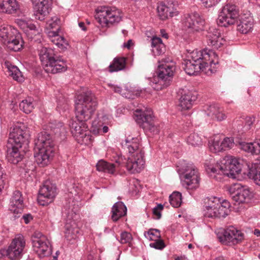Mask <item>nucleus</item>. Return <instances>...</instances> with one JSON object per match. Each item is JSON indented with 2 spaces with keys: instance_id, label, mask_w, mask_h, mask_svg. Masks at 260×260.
I'll use <instances>...</instances> for the list:
<instances>
[{
  "instance_id": "cd10ccee",
  "label": "nucleus",
  "mask_w": 260,
  "mask_h": 260,
  "mask_svg": "<svg viewBox=\"0 0 260 260\" xmlns=\"http://www.w3.org/2000/svg\"><path fill=\"white\" fill-rule=\"evenodd\" d=\"M44 130L57 137L62 136L64 137L66 133L63 123L56 120H51L45 125Z\"/></svg>"
},
{
  "instance_id": "c9c22d12",
  "label": "nucleus",
  "mask_w": 260,
  "mask_h": 260,
  "mask_svg": "<svg viewBox=\"0 0 260 260\" xmlns=\"http://www.w3.org/2000/svg\"><path fill=\"white\" fill-rule=\"evenodd\" d=\"M69 125L71 132L76 139L79 137V135L83 133L88 128L87 124L84 122L80 125L76 121H72L70 122Z\"/></svg>"
},
{
  "instance_id": "a19ab883",
  "label": "nucleus",
  "mask_w": 260,
  "mask_h": 260,
  "mask_svg": "<svg viewBox=\"0 0 260 260\" xmlns=\"http://www.w3.org/2000/svg\"><path fill=\"white\" fill-rule=\"evenodd\" d=\"M9 71V75L11 76L14 80L21 81L23 80L21 72L16 66H12L8 68Z\"/></svg>"
},
{
  "instance_id": "c03bdc74",
  "label": "nucleus",
  "mask_w": 260,
  "mask_h": 260,
  "mask_svg": "<svg viewBox=\"0 0 260 260\" xmlns=\"http://www.w3.org/2000/svg\"><path fill=\"white\" fill-rule=\"evenodd\" d=\"M145 236L150 240H154V238L160 239L161 237L160 231L157 229L149 230L145 234Z\"/></svg>"
},
{
  "instance_id": "4468645a",
  "label": "nucleus",
  "mask_w": 260,
  "mask_h": 260,
  "mask_svg": "<svg viewBox=\"0 0 260 260\" xmlns=\"http://www.w3.org/2000/svg\"><path fill=\"white\" fill-rule=\"evenodd\" d=\"M220 242L225 244H236L244 239V234L233 226L222 229L217 234Z\"/></svg>"
},
{
  "instance_id": "aec40b11",
  "label": "nucleus",
  "mask_w": 260,
  "mask_h": 260,
  "mask_svg": "<svg viewBox=\"0 0 260 260\" xmlns=\"http://www.w3.org/2000/svg\"><path fill=\"white\" fill-rule=\"evenodd\" d=\"M205 36L208 46L218 49L223 45L225 40L221 37L219 29L210 27L206 31Z\"/></svg>"
},
{
  "instance_id": "864d4df0",
  "label": "nucleus",
  "mask_w": 260,
  "mask_h": 260,
  "mask_svg": "<svg viewBox=\"0 0 260 260\" xmlns=\"http://www.w3.org/2000/svg\"><path fill=\"white\" fill-rule=\"evenodd\" d=\"M163 209L164 206L161 204H158L156 207H155L153 209V214L154 215H155L156 216L157 219H159L161 218V211L163 210Z\"/></svg>"
},
{
  "instance_id": "2f4dec72",
  "label": "nucleus",
  "mask_w": 260,
  "mask_h": 260,
  "mask_svg": "<svg viewBox=\"0 0 260 260\" xmlns=\"http://www.w3.org/2000/svg\"><path fill=\"white\" fill-rule=\"evenodd\" d=\"M35 15L37 19L43 21L49 14V5L48 2H37L35 7Z\"/></svg>"
},
{
  "instance_id": "393cba45",
  "label": "nucleus",
  "mask_w": 260,
  "mask_h": 260,
  "mask_svg": "<svg viewBox=\"0 0 260 260\" xmlns=\"http://www.w3.org/2000/svg\"><path fill=\"white\" fill-rule=\"evenodd\" d=\"M62 213L67 218V222L64 225L67 236L69 237L70 235H72L75 233H78V229L75 228V222L74 218L76 216L75 212L72 209H68L67 207H64Z\"/></svg>"
},
{
  "instance_id": "bb28decb",
  "label": "nucleus",
  "mask_w": 260,
  "mask_h": 260,
  "mask_svg": "<svg viewBox=\"0 0 260 260\" xmlns=\"http://www.w3.org/2000/svg\"><path fill=\"white\" fill-rule=\"evenodd\" d=\"M172 0H166L164 2H160L158 3L157 12L160 18L165 20L169 17H172L175 13L174 9V5Z\"/></svg>"
},
{
  "instance_id": "473e14b6",
  "label": "nucleus",
  "mask_w": 260,
  "mask_h": 260,
  "mask_svg": "<svg viewBox=\"0 0 260 260\" xmlns=\"http://www.w3.org/2000/svg\"><path fill=\"white\" fill-rule=\"evenodd\" d=\"M127 208L122 202H117L112 208L111 218L113 221H117L119 218L126 214Z\"/></svg>"
},
{
  "instance_id": "f704fd0d",
  "label": "nucleus",
  "mask_w": 260,
  "mask_h": 260,
  "mask_svg": "<svg viewBox=\"0 0 260 260\" xmlns=\"http://www.w3.org/2000/svg\"><path fill=\"white\" fill-rule=\"evenodd\" d=\"M125 66V58L123 57H116L114 58L112 63L109 66V71L110 73L118 72L124 69Z\"/></svg>"
},
{
  "instance_id": "0e129e2a",
  "label": "nucleus",
  "mask_w": 260,
  "mask_h": 260,
  "mask_svg": "<svg viewBox=\"0 0 260 260\" xmlns=\"http://www.w3.org/2000/svg\"><path fill=\"white\" fill-rule=\"evenodd\" d=\"M160 34H161V36L163 38H166V39L168 38V35L164 29L160 30Z\"/></svg>"
},
{
  "instance_id": "c85d7f7f",
  "label": "nucleus",
  "mask_w": 260,
  "mask_h": 260,
  "mask_svg": "<svg viewBox=\"0 0 260 260\" xmlns=\"http://www.w3.org/2000/svg\"><path fill=\"white\" fill-rule=\"evenodd\" d=\"M10 210L14 213H20L24 207L22 193L18 190L15 191L10 200Z\"/></svg>"
},
{
  "instance_id": "412c9836",
  "label": "nucleus",
  "mask_w": 260,
  "mask_h": 260,
  "mask_svg": "<svg viewBox=\"0 0 260 260\" xmlns=\"http://www.w3.org/2000/svg\"><path fill=\"white\" fill-rule=\"evenodd\" d=\"M180 94L179 106L182 110L190 109L197 99V92L188 89H181L179 91Z\"/></svg>"
},
{
  "instance_id": "6ab92c4d",
  "label": "nucleus",
  "mask_w": 260,
  "mask_h": 260,
  "mask_svg": "<svg viewBox=\"0 0 260 260\" xmlns=\"http://www.w3.org/2000/svg\"><path fill=\"white\" fill-rule=\"evenodd\" d=\"M34 150L35 161L42 167L48 165L54 155V149L51 147L47 149L35 147Z\"/></svg>"
},
{
  "instance_id": "c756f323",
  "label": "nucleus",
  "mask_w": 260,
  "mask_h": 260,
  "mask_svg": "<svg viewBox=\"0 0 260 260\" xmlns=\"http://www.w3.org/2000/svg\"><path fill=\"white\" fill-rule=\"evenodd\" d=\"M236 142L239 148L245 152L252 154H259L260 153V139L251 143H246L240 141Z\"/></svg>"
},
{
  "instance_id": "052dcab7",
  "label": "nucleus",
  "mask_w": 260,
  "mask_h": 260,
  "mask_svg": "<svg viewBox=\"0 0 260 260\" xmlns=\"http://www.w3.org/2000/svg\"><path fill=\"white\" fill-rule=\"evenodd\" d=\"M141 91H135L132 94H131L129 96H126V98L128 99H134L135 97H138L140 95Z\"/></svg>"
},
{
  "instance_id": "e433bc0d",
  "label": "nucleus",
  "mask_w": 260,
  "mask_h": 260,
  "mask_svg": "<svg viewBox=\"0 0 260 260\" xmlns=\"http://www.w3.org/2000/svg\"><path fill=\"white\" fill-rule=\"evenodd\" d=\"M35 105L34 100L30 97H28L21 102L19 104V108L25 113L29 114L34 109Z\"/></svg>"
},
{
  "instance_id": "3c124183",
  "label": "nucleus",
  "mask_w": 260,
  "mask_h": 260,
  "mask_svg": "<svg viewBox=\"0 0 260 260\" xmlns=\"http://www.w3.org/2000/svg\"><path fill=\"white\" fill-rule=\"evenodd\" d=\"M221 141L214 140L212 145L210 146V150L214 153H217L222 151Z\"/></svg>"
},
{
  "instance_id": "49530a36",
  "label": "nucleus",
  "mask_w": 260,
  "mask_h": 260,
  "mask_svg": "<svg viewBox=\"0 0 260 260\" xmlns=\"http://www.w3.org/2000/svg\"><path fill=\"white\" fill-rule=\"evenodd\" d=\"M133 239L131 233L127 232H123L120 234V239L118 240L121 244L129 243Z\"/></svg>"
},
{
  "instance_id": "20e7f679",
  "label": "nucleus",
  "mask_w": 260,
  "mask_h": 260,
  "mask_svg": "<svg viewBox=\"0 0 260 260\" xmlns=\"http://www.w3.org/2000/svg\"><path fill=\"white\" fill-rule=\"evenodd\" d=\"M218 63V61L214 62L210 59V54L206 51H193L189 56L188 59L184 61L183 69L189 75H196L201 71L208 74V71L211 73H214L216 70L214 66Z\"/></svg>"
},
{
  "instance_id": "a211bd4d",
  "label": "nucleus",
  "mask_w": 260,
  "mask_h": 260,
  "mask_svg": "<svg viewBox=\"0 0 260 260\" xmlns=\"http://www.w3.org/2000/svg\"><path fill=\"white\" fill-rule=\"evenodd\" d=\"M232 199L239 204L246 202L250 199V191L247 186L240 183L232 185L229 189Z\"/></svg>"
},
{
  "instance_id": "ddd939ff",
  "label": "nucleus",
  "mask_w": 260,
  "mask_h": 260,
  "mask_svg": "<svg viewBox=\"0 0 260 260\" xmlns=\"http://www.w3.org/2000/svg\"><path fill=\"white\" fill-rule=\"evenodd\" d=\"M239 16V10L237 6L226 4L220 12L217 23L219 26L228 27L235 24Z\"/></svg>"
},
{
  "instance_id": "4d7b16f0",
  "label": "nucleus",
  "mask_w": 260,
  "mask_h": 260,
  "mask_svg": "<svg viewBox=\"0 0 260 260\" xmlns=\"http://www.w3.org/2000/svg\"><path fill=\"white\" fill-rule=\"evenodd\" d=\"M204 6L208 8L216 5L220 0H201Z\"/></svg>"
},
{
  "instance_id": "5fc2aeb1",
  "label": "nucleus",
  "mask_w": 260,
  "mask_h": 260,
  "mask_svg": "<svg viewBox=\"0 0 260 260\" xmlns=\"http://www.w3.org/2000/svg\"><path fill=\"white\" fill-rule=\"evenodd\" d=\"M61 96H59L57 98V108L58 109H62L63 110H66L68 108V103H67V100L66 99H64V98H62V100L60 99Z\"/></svg>"
},
{
  "instance_id": "423d86ee",
  "label": "nucleus",
  "mask_w": 260,
  "mask_h": 260,
  "mask_svg": "<svg viewBox=\"0 0 260 260\" xmlns=\"http://www.w3.org/2000/svg\"><path fill=\"white\" fill-rule=\"evenodd\" d=\"M97 106V102L93 99L90 91L83 92L76 97L75 114L78 120L82 122L89 120Z\"/></svg>"
},
{
  "instance_id": "58836bf2",
  "label": "nucleus",
  "mask_w": 260,
  "mask_h": 260,
  "mask_svg": "<svg viewBox=\"0 0 260 260\" xmlns=\"http://www.w3.org/2000/svg\"><path fill=\"white\" fill-rule=\"evenodd\" d=\"M169 201L170 204L175 208L179 207L182 203L181 193L178 191L173 192L169 196Z\"/></svg>"
},
{
  "instance_id": "7c9ffc66",
  "label": "nucleus",
  "mask_w": 260,
  "mask_h": 260,
  "mask_svg": "<svg viewBox=\"0 0 260 260\" xmlns=\"http://www.w3.org/2000/svg\"><path fill=\"white\" fill-rule=\"evenodd\" d=\"M19 8L16 0H0V12L13 14Z\"/></svg>"
},
{
  "instance_id": "69168bd1",
  "label": "nucleus",
  "mask_w": 260,
  "mask_h": 260,
  "mask_svg": "<svg viewBox=\"0 0 260 260\" xmlns=\"http://www.w3.org/2000/svg\"><path fill=\"white\" fill-rule=\"evenodd\" d=\"M78 25H79V26L82 29V30H84V31L86 30V27L85 26V24L84 22H80L79 23Z\"/></svg>"
},
{
  "instance_id": "2eb2a0df",
  "label": "nucleus",
  "mask_w": 260,
  "mask_h": 260,
  "mask_svg": "<svg viewBox=\"0 0 260 260\" xmlns=\"http://www.w3.org/2000/svg\"><path fill=\"white\" fill-rule=\"evenodd\" d=\"M56 194V187L50 181H46L40 188L38 202L40 205L47 206L53 202Z\"/></svg>"
},
{
  "instance_id": "39448f33",
  "label": "nucleus",
  "mask_w": 260,
  "mask_h": 260,
  "mask_svg": "<svg viewBox=\"0 0 260 260\" xmlns=\"http://www.w3.org/2000/svg\"><path fill=\"white\" fill-rule=\"evenodd\" d=\"M40 60L46 72L56 74L67 70V63L58 56L54 49L38 45L37 48Z\"/></svg>"
},
{
  "instance_id": "8fccbe9b",
  "label": "nucleus",
  "mask_w": 260,
  "mask_h": 260,
  "mask_svg": "<svg viewBox=\"0 0 260 260\" xmlns=\"http://www.w3.org/2000/svg\"><path fill=\"white\" fill-rule=\"evenodd\" d=\"M154 242L150 243V247L158 250H162L166 247L164 241L161 240L160 238L159 239H154Z\"/></svg>"
},
{
  "instance_id": "603ef678",
  "label": "nucleus",
  "mask_w": 260,
  "mask_h": 260,
  "mask_svg": "<svg viewBox=\"0 0 260 260\" xmlns=\"http://www.w3.org/2000/svg\"><path fill=\"white\" fill-rule=\"evenodd\" d=\"M204 217L208 218H217L216 210L214 208H204L203 210Z\"/></svg>"
},
{
  "instance_id": "79ce46f5",
  "label": "nucleus",
  "mask_w": 260,
  "mask_h": 260,
  "mask_svg": "<svg viewBox=\"0 0 260 260\" xmlns=\"http://www.w3.org/2000/svg\"><path fill=\"white\" fill-rule=\"evenodd\" d=\"M187 143L192 146H199L202 144V141L201 137L198 134H190L187 140Z\"/></svg>"
},
{
  "instance_id": "f03ea898",
  "label": "nucleus",
  "mask_w": 260,
  "mask_h": 260,
  "mask_svg": "<svg viewBox=\"0 0 260 260\" xmlns=\"http://www.w3.org/2000/svg\"><path fill=\"white\" fill-rule=\"evenodd\" d=\"M122 148L128 152L129 156L126 160L120 155L118 156L115 163H110L103 159L96 164L99 171L114 174L116 168L124 164L127 170L131 173H139L143 169L145 165L144 152L139 148V141L137 138H126L121 143Z\"/></svg>"
},
{
  "instance_id": "f8f14e48",
  "label": "nucleus",
  "mask_w": 260,
  "mask_h": 260,
  "mask_svg": "<svg viewBox=\"0 0 260 260\" xmlns=\"http://www.w3.org/2000/svg\"><path fill=\"white\" fill-rule=\"evenodd\" d=\"M34 250L40 258L50 256L52 253V246L48 238L40 232L34 233L31 237Z\"/></svg>"
},
{
  "instance_id": "a18cd8bd",
  "label": "nucleus",
  "mask_w": 260,
  "mask_h": 260,
  "mask_svg": "<svg viewBox=\"0 0 260 260\" xmlns=\"http://www.w3.org/2000/svg\"><path fill=\"white\" fill-rule=\"evenodd\" d=\"M220 201L218 198L215 197L210 198L207 199V201L206 202L205 208L216 209L218 207L217 205H219L218 204H220Z\"/></svg>"
},
{
  "instance_id": "774afa93",
  "label": "nucleus",
  "mask_w": 260,
  "mask_h": 260,
  "mask_svg": "<svg viewBox=\"0 0 260 260\" xmlns=\"http://www.w3.org/2000/svg\"><path fill=\"white\" fill-rule=\"evenodd\" d=\"M254 234L256 235L257 237L260 236V231L258 229H255L254 231Z\"/></svg>"
},
{
  "instance_id": "13d9d810",
  "label": "nucleus",
  "mask_w": 260,
  "mask_h": 260,
  "mask_svg": "<svg viewBox=\"0 0 260 260\" xmlns=\"http://www.w3.org/2000/svg\"><path fill=\"white\" fill-rule=\"evenodd\" d=\"M22 218L24 219L25 223L27 224L31 219H32V217L30 214H26L23 215Z\"/></svg>"
},
{
  "instance_id": "b1692460",
  "label": "nucleus",
  "mask_w": 260,
  "mask_h": 260,
  "mask_svg": "<svg viewBox=\"0 0 260 260\" xmlns=\"http://www.w3.org/2000/svg\"><path fill=\"white\" fill-rule=\"evenodd\" d=\"M204 111L207 116L210 117L212 119L217 121H222L225 119L226 115L223 109L217 104L213 103L206 105L204 106Z\"/></svg>"
},
{
  "instance_id": "de8ad7c7",
  "label": "nucleus",
  "mask_w": 260,
  "mask_h": 260,
  "mask_svg": "<svg viewBox=\"0 0 260 260\" xmlns=\"http://www.w3.org/2000/svg\"><path fill=\"white\" fill-rule=\"evenodd\" d=\"M234 140L232 138H225L221 141L222 151L231 148L234 145Z\"/></svg>"
},
{
  "instance_id": "09e8293b",
  "label": "nucleus",
  "mask_w": 260,
  "mask_h": 260,
  "mask_svg": "<svg viewBox=\"0 0 260 260\" xmlns=\"http://www.w3.org/2000/svg\"><path fill=\"white\" fill-rule=\"evenodd\" d=\"M218 205H217V208L216 209L217 218H220L225 217L229 214V211H228L227 209L223 208L220 203L218 204Z\"/></svg>"
},
{
  "instance_id": "f257e3e1",
  "label": "nucleus",
  "mask_w": 260,
  "mask_h": 260,
  "mask_svg": "<svg viewBox=\"0 0 260 260\" xmlns=\"http://www.w3.org/2000/svg\"><path fill=\"white\" fill-rule=\"evenodd\" d=\"M242 162L243 160L240 158L226 156L221 160L220 165L215 167L207 166L206 171L211 177L218 181L222 179V175L233 179L238 178L243 171V174H247L250 178L253 179L255 183L260 186V159L254 163L245 162L243 164Z\"/></svg>"
},
{
  "instance_id": "6e6552de",
  "label": "nucleus",
  "mask_w": 260,
  "mask_h": 260,
  "mask_svg": "<svg viewBox=\"0 0 260 260\" xmlns=\"http://www.w3.org/2000/svg\"><path fill=\"white\" fill-rule=\"evenodd\" d=\"M178 172L184 187L187 189H194L199 187L200 180L199 173L194 164L183 161Z\"/></svg>"
},
{
  "instance_id": "7ed1b4c3",
  "label": "nucleus",
  "mask_w": 260,
  "mask_h": 260,
  "mask_svg": "<svg viewBox=\"0 0 260 260\" xmlns=\"http://www.w3.org/2000/svg\"><path fill=\"white\" fill-rule=\"evenodd\" d=\"M28 141L25 133L20 126L15 125L11 127L7 144L6 158L13 164L20 162L27 151Z\"/></svg>"
},
{
  "instance_id": "f3484780",
  "label": "nucleus",
  "mask_w": 260,
  "mask_h": 260,
  "mask_svg": "<svg viewBox=\"0 0 260 260\" xmlns=\"http://www.w3.org/2000/svg\"><path fill=\"white\" fill-rule=\"evenodd\" d=\"M24 246L25 241L23 238H15L7 249L1 250V253L12 260L16 259L21 257Z\"/></svg>"
},
{
  "instance_id": "bf43d9fd",
  "label": "nucleus",
  "mask_w": 260,
  "mask_h": 260,
  "mask_svg": "<svg viewBox=\"0 0 260 260\" xmlns=\"http://www.w3.org/2000/svg\"><path fill=\"white\" fill-rule=\"evenodd\" d=\"M220 204L222 205V207L226 209L228 211H229V208L231 207L230 203L229 201L226 200H223L222 202H220Z\"/></svg>"
},
{
  "instance_id": "4c0bfd02",
  "label": "nucleus",
  "mask_w": 260,
  "mask_h": 260,
  "mask_svg": "<svg viewBox=\"0 0 260 260\" xmlns=\"http://www.w3.org/2000/svg\"><path fill=\"white\" fill-rule=\"evenodd\" d=\"M52 42L57 46L59 48H63L65 45H68V43L65 38L58 35V32L56 31H52Z\"/></svg>"
},
{
  "instance_id": "1a4fd4ad",
  "label": "nucleus",
  "mask_w": 260,
  "mask_h": 260,
  "mask_svg": "<svg viewBox=\"0 0 260 260\" xmlns=\"http://www.w3.org/2000/svg\"><path fill=\"white\" fill-rule=\"evenodd\" d=\"M0 38L7 48L14 51H19L23 46V41L18 30L11 26L3 25L0 26Z\"/></svg>"
},
{
  "instance_id": "72a5a7b5",
  "label": "nucleus",
  "mask_w": 260,
  "mask_h": 260,
  "mask_svg": "<svg viewBox=\"0 0 260 260\" xmlns=\"http://www.w3.org/2000/svg\"><path fill=\"white\" fill-rule=\"evenodd\" d=\"M152 52L154 55H160L166 51V46L159 37L153 36L151 39Z\"/></svg>"
},
{
  "instance_id": "e2e57ef3",
  "label": "nucleus",
  "mask_w": 260,
  "mask_h": 260,
  "mask_svg": "<svg viewBox=\"0 0 260 260\" xmlns=\"http://www.w3.org/2000/svg\"><path fill=\"white\" fill-rule=\"evenodd\" d=\"M132 45H133L132 40H129L126 43L124 44V47L128 49H129L131 48V47L132 46Z\"/></svg>"
},
{
  "instance_id": "ea45409f",
  "label": "nucleus",
  "mask_w": 260,
  "mask_h": 260,
  "mask_svg": "<svg viewBox=\"0 0 260 260\" xmlns=\"http://www.w3.org/2000/svg\"><path fill=\"white\" fill-rule=\"evenodd\" d=\"M76 139L78 143L81 145H88L90 144L92 141V136L90 134V132L87 130H86L83 133L78 135Z\"/></svg>"
},
{
  "instance_id": "a878e982",
  "label": "nucleus",
  "mask_w": 260,
  "mask_h": 260,
  "mask_svg": "<svg viewBox=\"0 0 260 260\" xmlns=\"http://www.w3.org/2000/svg\"><path fill=\"white\" fill-rule=\"evenodd\" d=\"M239 20H237V29L243 34H246L250 32L253 26V19L249 14H243L240 15Z\"/></svg>"
},
{
  "instance_id": "5701e85b",
  "label": "nucleus",
  "mask_w": 260,
  "mask_h": 260,
  "mask_svg": "<svg viewBox=\"0 0 260 260\" xmlns=\"http://www.w3.org/2000/svg\"><path fill=\"white\" fill-rule=\"evenodd\" d=\"M54 143L52 135L45 130L38 134L37 139L35 140V147L47 149L54 148Z\"/></svg>"
},
{
  "instance_id": "0eeeda50",
  "label": "nucleus",
  "mask_w": 260,
  "mask_h": 260,
  "mask_svg": "<svg viewBox=\"0 0 260 260\" xmlns=\"http://www.w3.org/2000/svg\"><path fill=\"white\" fill-rule=\"evenodd\" d=\"M159 63L157 77L154 78L151 83V86L156 90H162L171 84L175 70V66L172 61L169 62L162 60Z\"/></svg>"
},
{
  "instance_id": "338daca9",
  "label": "nucleus",
  "mask_w": 260,
  "mask_h": 260,
  "mask_svg": "<svg viewBox=\"0 0 260 260\" xmlns=\"http://www.w3.org/2000/svg\"><path fill=\"white\" fill-rule=\"evenodd\" d=\"M59 254V251L58 250H57L55 254L53 256V260H58L57 258H58V256Z\"/></svg>"
},
{
  "instance_id": "9d476101",
  "label": "nucleus",
  "mask_w": 260,
  "mask_h": 260,
  "mask_svg": "<svg viewBox=\"0 0 260 260\" xmlns=\"http://www.w3.org/2000/svg\"><path fill=\"white\" fill-rule=\"evenodd\" d=\"M135 115L137 123L146 133L157 134L159 132V126L155 121L150 109L144 110L137 109Z\"/></svg>"
},
{
  "instance_id": "37998d69",
  "label": "nucleus",
  "mask_w": 260,
  "mask_h": 260,
  "mask_svg": "<svg viewBox=\"0 0 260 260\" xmlns=\"http://www.w3.org/2000/svg\"><path fill=\"white\" fill-rule=\"evenodd\" d=\"M60 19L56 16L52 17L51 20H49L48 23V25L50 28L56 29L54 31H56L57 32H58L60 30Z\"/></svg>"
},
{
  "instance_id": "4be33fe9",
  "label": "nucleus",
  "mask_w": 260,
  "mask_h": 260,
  "mask_svg": "<svg viewBox=\"0 0 260 260\" xmlns=\"http://www.w3.org/2000/svg\"><path fill=\"white\" fill-rule=\"evenodd\" d=\"M18 26L25 33L30 39H32L34 36H40L41 29L39 26H36L30 21H27L22 19H18L16 21Z\"/></svg>"
},
{
  "instance_id": "6e6d98bb",
  "label": "nucleus",
  "mask_w": 260,
  "mask_h": 260,
  "mask_svg": "<svg viewBox=\"0 0 260 260\" xmlns=\"http://www.w3.org/2000/svg\"><path fill=\"white\" fill-rule=\"evenodd\" d=\"M254 121L253 117H246L245 119V124L244 128L245 130H248L251 128V125L253 124Z\"/></svg>"
},
{
  "instance_id": "9b49d317",
  "label": "nucleus",
  "mask_w": 260,
  "mask_h": 260,
  "mask_svg": "<svg viewBox=\"0 0 260 260\" xmlns=\"http://www.w3.org/2000/svg\"><path fill=\"white\" fill-rule=\"evenodd\" d=\"M121 18L120 11L114 7H102L95 16V19L102 27H110L119 22Z\"/></svg>"
},
{
  "instance_id": "dca6fc26",
  "label": "nucleus",
  "mask_w": 260,
  "mask_h": 260,
  "mask_svg": "<svg viewBox=\"0 0 260 260\" xmlns=\"http://www.w3.org/2000/svg\"><path fill=\"white\" fill-rule=\"evenodd\" d=\"M182 22L185 28L192 32L203 30L205 23V20L197 13L185 15Z\"/></svg>"
},
{
  "instance_id": "680f3d73",
  "label": "nucleus",
  "mask_w": 260,
  "mask_h": 260,
  "mask_svg": "<svg viewBox=\"0 0 260 260\" xmlns=\"http://www.w3.org/2000/svg\"><path fill=\"white\" fill-rule=\"evenodd\" d=\"M112 88L114 90V91L115 92H117V93H119L120 94L121 93V92H122V88L120 87H118V86H112Z\"/></svg>"
}]
</instances>
